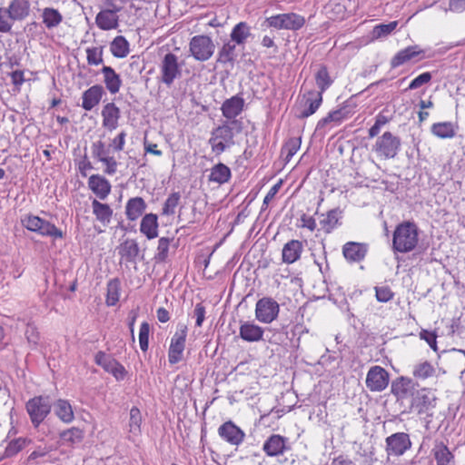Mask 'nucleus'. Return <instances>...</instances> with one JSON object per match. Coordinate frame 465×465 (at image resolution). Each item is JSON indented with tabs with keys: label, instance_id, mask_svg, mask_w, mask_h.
<instances>
[{
	"label": "nucleus",
	"instance_id": "8fccbe9b",
	"mask_svg": "<svg viewBox=\"0 0 465 465\" xmlns=\"http://www.w3.org/2000/svg\"><path fill=\"white\" fill-rule=\"evenodd\" d=\"M15 22L7 9L5 7H0V33H10Z\"/></svg>",
	"mask_w": 465,
	"mask_h": 465
},
{
	"label": "nucleus",
	"instance_id": "de8ad7c7",
	"mask_svg": "<svg viewBox=\"0 0 465 465\" xmlns=\"http://www.w3.org/2000/svg\"><path fill=\"white\" fill-rule=\"evenodd\" d=\"M435 372L433 366L428 362L423 361L416 364L413 368V376L418 379L425 380L431 377Z\"/></svg>",
	"mask_w": 465,
	"mask_h": 465
},
{
	"label": "nucleus",
	"instance_id": "423d86ee",
	"mask_svg": "<svg viewBox=\"0 0 465 465\" xmlns=\"http://www.w3.org/2000/svg\"><path fill=\"white\" fill-rule=\"evenodd\" d=\"M215 50L213 39L205 35L193 36L189 43V51L192 56L199 62L209 60Z\"/></svg>",
	"mask_w": 465,
	"mask_h": 465
},
{
	"label": "nucleus",
	"instance_id": "3c124183",
	"mask_svg": "<svg viewBox=\"0 0 465 465\" xmlns=\"http://www.w3.org/2000/svg\"><path fill=\"white\" fill-rule=\"evenodd\" d=\"M398 25L397 21H392L389 24H381L373 27L372 36L373 38H381L389 35Z\"/></svg>",
	"mask_w": 465,
	"mask_h": 465
},
{
	"label": "nucleus",
	"instance_id": "f257e3e1",
	"mask_svg": "<svg viewBox=\"0 0 465 465\" xmlns=\"http://www.w3.org/2000/svg\"><path fill=\"white\" fill-rule=\"evenodd\" d=\"M242 131V122L241 120L226 121L214 128L209 139L212 151L217 155L223 153L234 144V135Z\"/></svg>",
	"mask_w": 465,
	"mask_h": 465
},
{
	"label": "nucleus",
	"instance_id": "37998d69",
	"mask_svg": "<svg viewBox=\"0 0 465 465\" xmlns=\"http://www.w3.org/2000/svg\"><path fill=\"white\" fill-rule=\"evenodd\" d=\"M111 52L114 56L124 58L129 54V43L122 36H116L110 45Z\"/></svg>",
	"mask_w": 465,
	"mask_h": 465
},
{
	"label": "nucleus",
	"instance_id": "f03ea898",
	"mask_svg": "<svg viewBox=\"0 0 465 465\" xmlns=\"http://www.w3.org/2000/svg\"><path fill=\"white\" fill-rule=\"evenodd\" d=\"M419 242V229L412 222H403L396 226L392 237V250L406 253L413 251Z\"/></svg>",
	"mask_w": 465,
	"mask_h": 465
},
{
	"label": "nucleus",
	"instance_id": "aec40b11",
	"mask_svg": "<svg viewBox=\"0 0 465 465\" xmlns=\"http://www.w3.org/2000/svg\"><path fill=\"white\" fill-rule=\"evenodd\" d=\"M289 449L288 439L279 434L271 435L262 446L263 451L270 457L280 456Z\"/></svg>",
	"mask_w": 465,
	"mask_h": 465
},
{
	"label": "nucleus",
	"instance_id": "a19ab883",
	"mask_svg": "<svg viewBox=\"0 0 465 465\" xmlns=\"http://www.w3.org/2000/svg\"><path fill=\"white\" fill-rule=\"evenodd\" d=\"M431 133L441 139L452 138L456 134L454 124L451 122H440L431 125Z\"/></svg>",
	"mask_w": 465,
	"mask_h": 465
},
{
	"label": "nucleus",
	"instance_id": "6ab92c4d",
	"mask_svg": "<svg viewBox=\"0 0 465 465\" xmlns=\"http://www.w3.org/2000/svg\"><path fill=\"white\" fill-rule=\"evenodd\" d=\"M264 330L253 322L241 321L239 337L247 342H258L263 340Z\"/></svg>",
	"mask_w": 465,
	"mask_h": 465
},
{
	"label": "nucleus",
	"instance_id": "7ed1b4c3",
	"mask_svg": "<svg viewBox=\"0 0 465 465\" xmlns=\"http://www.w3.org/2000/svg\"><path fill=\"white\" fill-rule=\"evenodd\" d=\"M22 225L28 231L36 232L41 236H49L54 239L64 238V232L54 223L34 214H26L21 219Z\"/></svg>",
	"mask_w": 465,
	"mask_h": 465
},
{
	"label": "nucleus",
	"instance_id": "5fc2aeb1",
	"mask_svg": "<svg viewBox=\"0 0 465 465\" xmlns=\"http://www.w3.org/2000/svg\"><path fill=\"white\" fill-rule=\"evenodd\" d=\"M301 147V138H290L284 144L282 152L286 153V160L290 161L291 158L298 152Z\"/></svg>",
	"mask_w": 465,
	"mask_h": 465
},
{
	"label": "nucleus",
	"instance_id": "c85d7f7f",
	"mask_svg": "<svg viewBox=\"0 0 465 465\" xmlns=\"http://www.w3.org/2000/svg\"><path fill=\"white\" fill-rule=\"evenodd\" d=\"M366 252L367 249L364 244L354 242L345 243L342 248V253L345 259L351 262H359L362 261Z\"/></svg>",
	"mask_w": 465,
	"mask_h": 465
},
{
	"label": "nucleus",
	"instance_id": "13d9d810",
	"mask_svg": "<svg viewBox=\"0 0 465 465\" xmlns=\"http://www.w3.org/2000/svg\"><path fill=\"white\" fill-rule=\"evenodd\" d=\"M92 155L99 162L109 153V149L105 147V143L102 141H96L91 146Z\"/></svg>",
	"mask_w": 465,
	"mask_h": 465
},
{
	"label": "nucleus",
	"instance_id": "20e7f679",
	"mask_svg": "<svg viewBox=\"0 0 465 465\" xmlns=\"http://www.w3.org/2000/svg\"><path fill=\"white\" fill-rule=\"evenodd\" d=\"M25 410L34 428H38L50 414L52 403L48 396H35L25 403Z\"/></svg>",
	"mask_w": 465,
	"mask_h": 465
},
{
	"label": "nucleus",
	"instance_id": "dca6fc26",
	"mask_svg": "<svg viewBox=\"0 0 465 465\" xmlns=\"http://www.w3.org/2000/svg\"><path fill=\"white\" fill-rule=\"evenodd\" d=\"M356 104L351 100L345 101L340 108L330 112L325 117L318 122L317 128H322L326 124L334 122L341 123L354 114Z\"/></svg>",
	"mask_w": 465,
	"mask_h": 465
},
{
	"label": "nucleus",
	"instance_id": "c03bdc74",
	"mask_svg": "<svg viewBox=\"0 0 465 465\" xmlns=\"http://www.w3.org/2000/svg\"><path fill=\"white\" fill-rule=\"evenodd\" d=\"M121 282L119 279L114 278L107 283L106 304L114 306L117 303L120 298Z\"/></svg>",
	"mask_w": 465,
	"mask_h": 465
},
{
	"label": "nucleus",
	"instance_id": "2eb2a0df",
	"mask_svg": "<svg viewBox=\"0 0 465 465\" xmlns=\"http://www.w3.org/2000/svg\"><path fill=\"white\" fill-rule=\"evenodd\" d=\"M121 10L120 6L110 4V6L101 10L96 17V25L104 31L115 29L119 25V17L117 13Z\"/></svg>",
	"mask_w": 465,
	"mask_h": 465
},
{
	"label": "nucleus",
	"instance_id": "6e6552de",
	"mask_svg": "<svg viewBox=\"0 0 465 465\" xmlns=\"http://www.w3.org/2000/svg\"><path fill=\"white\" fill-rule=\"evenodd\" d=\"M401 139L392 134L391 132H385L381 136L378 137L373 151L376 154L384 159H392L400 151Z\"/></svg>",
	"mask_w": 465,
	"mask_h": 465
},
{
	"label": "nucleus",
	"instance_id": "9b49d317",
	"mask_svg": "<svg viewBox=\"0 0 465 465\" xmlns=\"http://www.w3.org/2000/svg\"><path fill=\"white\" fill-rule=\"evenodd\" d=\"M186 337L187 326L184 323L179 322L176 327V331L171 339L168 351V361L170 364H175L182 360Z\"/></svg>",
	"mask_w": 465,
	"mask_h": 465
},
{
	"label": "nucleus",
	"instance_id": "bf43d9fd",
	"mask_svg": "<svg viewBox=\"0 0 465 465\" xmlns=\"http://www.w3.org/2000/svg\"><path fill=\"white\" fill-rule=\"evenodd\" d=\"M25 439L18 438L8 443L5 448V453L7 456H13L18 453L25 445Z\"/></svg>",
	"mask_w": 465,
	"mask_h": 465
},
{
	"label": "nucleus",
	"instance_id": "e433bc0d",
	"mask_svg": "<svg viewBox=\"0 0 465 465\" xmlns=\"http://www.w3.org/2000/svg\"><path fill=\"white\" fill-rule=\"evenodd\" d=\"M41 17L43 24L48 30L57 27L63 22L62 14L53 7L44 8Z\"/></svg>",
	"mask_w": 465,
	"mask_h": 465
},
{
	"label": "nucleus",
	"instance_id": "052dcab7",
	"mask_svg": "<svg viewBox=\"0 0 465 465\" xmlns=\"http://www.w3.org/2000/svg\"><path fill=\"white\" fill-rule=\"evenodd\" d=\"M376 298L381 302H387L391 301L394 293L389 286L375 287Z\"/></svg>",
	"mask_w": 465,
	"mask_h": 465
},
{
	"label": "nucleus",
	"instance_id": "49530a36",
	"mask_svg": "<svg viewBox=\"0 0 465 465\" xmlns=\"http://www.w3.org/2000/svg\"><path fill=\"white\" fill-rule=\"evenodd\" d=\"M141 411L137 407H133L130 410L129 432L134 435H138L141 431Z\"/></svg>",
	"mask_w": 465,
	"mask_h": 465
},
{
	"label": "nucleus",
	"instance_id": "f704fd0d",
	"mask_svg": "<svg viewBox=\"0 0 465 465\" xmlns=\"http://www.w3.org/2000/svg\"><path fill=\"white\" fill-rule=\"evenodd\" d=\"M140 252L134 239H126L118 247V254L126 262H134Z\"/></svg>",
	"mask_w": 465,
	"mask_h": 465
},
{
	"label": "nucleus",
	"instance_id": "c756f323",
	"mask_svg": "<svg viewBox=\"0 0 465 465\" xmlns=\"http://www.w3.org/2000/svg\"><path fill=\"white\" fill-rule=\"evenodd\" d=\"M431 452L437 465H454V455L442 441L435 442Z\"/></svg>",
	"mask_w": 465,
	"mask_h": 465
},
{
	"label": "nucleus",
	"instance_id": "a211bd4d",
	"mask_svg": "<svg viewBox=\"0 0 465 465\" xmlns=\"http://www.w3.org/2000/svg\"><path fill=\"white\" fill-rule=\"evenodd\" d=\"M425 57V51L419 45H411L399 51L391 60L392 68L399 67L410 61H420Z\"/></svg>",
	"mask_w": 465,
	"mask_h": 465
},
{
	"label": "nucleus",
	"instance_id": "ea45409f",
	"mask_svg": "<svg viewBox=\"0 0 465 465\" xmlns=\"http://www.w3.org/2000/svg\"><path fill=\"white\" fill-rule=\"evenodd\" d=\"M231 174L230 168L227 165L219 163L211 169L209 181L223 184L230 180Z\"/></svg>",
	"mask_w": 465,
	"mask_h": 465
},
{
	"label": "nucleus",
	"instance_id": "f8f14e48",
	"mask_svg": "<svg viewBox=\"0 0 465 465\" xmlns=\"http://www.w3.org/2000/svg\"><path fill=\"white\" fill-rule=\"evenodd\" d=\"M322 103V95L316 93V90H311L303 94L298 107L296 116L300 119L307 118L312 115Z\"/></svg>",
	"mask_w": 465,
	"mask_h": 465
},
{
	"label": "nucleus",
	"instance_id": "72a5a7b5",
	"mask_svg": "<svg viewBox=\"0 0 465 465\" xmlns=\"http://www.w3.org/2000/svg\"><path fill=\"white\" fill-rule=\"evenodd\" d=\"M93 213L96 220L104 225H108L114 213L113 209L107 203H103L97 199L92 200Z\"/></svg>",
	"mask_w": 465,
	"mask_h": 465
},
{
	"label": "nucleus",
	"instance_id": "79ce46f5",
	"mask_svg": "<svg viewBox=\"0 0 465 465\" xmlns=\"http://www.w3.org/2000/svg\"><path fill=\"white\" fill-rule=\"evenodd\" d=\"M314 78L319 88V91H316V93H321L322 95L333 83L325 65L319 67L318 71L315 73Z\"/></svg>",
	"mask_w": 465,
	"mask_h": 465
},
{
	"label": "nucleus",
	"instance_id": "338daca9",
	"mask_svg": "<svg viewBox=\"0 0 465 465\" xmlns=\"http://www.w3.org/2000/svg\"><path fill=\"white\" fill-rule=\"evenodd\" d=\"M125 137L126 133L122 131L114 139H113L112 143H110V147H112L115 152H121L124 147Z\"/></svg>",
	"mask_w": 465,
	"mask_h": 465
},
{
	"label": "nucleus",
	"instance_id": "4c0bfd02",
	"mask_svg": "<svg viewBox=\"0 0 465 465\" xmlns=\"http://www.w3.org/2000/svg\"><path fill=\"white\" fill-rule=\"evenodd\" d=\"M251 36V27L245 22L235 25L231 32V41L236 45H242Z\"/></svg>",
	"mask_w": 465,
	"mask_h": 465
},
{
	"label": "nucleus",
	"instance_id": "7c9ffc66",
	"mask_svg": "<svg viewBox=\"0 0 465 465\" xmlns=\"http://www.w3.org/2000/svg\"><path fill=\"white\" fill-rule=\"evenodd\" d=\"M147 205L142 197H134L127 201L125 205V215L128 220L135 221L144 213Z\"/></svg>",
	"mask_w": 465,
	"mask_h": 465
},
{
	"label": "nucleus",
	"instance_id": "4d7b16f0",
	"mask_svg": "<svg viewBox=\"0 0 465 465\" xmlns=\"http://www.w3.org/2000/svg\"><path fill=\"white\" fill-rule=\"evenodd\" d=\"M149 333H150V325L148 322H143L140 326L139 331V344L140 348L143 351H146L149 346Z\"/></svg>",
	"mask_w": 465,
	"mask_h": 465
},
{
	"label": "nucleus",
	"instance_id": "680f3d73",
	"mask_svg": "<svg viewBox=\"0 0 465 465\" xmlns=\"http://www.w3.org/2000/svg\"><path fill=\"white\" fill-rule=\"evenodd\" d=\"M25 335L27 340V342L33 348H35L38 344L40 336L35 326H34L33 324H27Z\"/></svg>",
	"mask_w": 465,
	"mask_h": 465
},
{
	"label": "nucleus",
	"instance_id": "58836bf2",
	"mask_svg": "<svg viewBox=\"0 0 465 465\" xmlns=\"http://www.w3.org/2000/svg\"><path fill=\"white\" fill-rule=\"evenodd\" d=\"M54 412L56 416L64 423H70L74 420V415L70 402L66 400H58L54 403Z\"/></svg>",
	"mask_w": 465,
	"mask_h": 465
},
{
	"label": "nucleus",
	"instance_id": "864d4df0",
	"mask_svg": "<svg viewBox=\"0 0 465 465\" xmlns=\"http://www.w3.org/2000/svg\"><path fill=\"white\" fill-rule=\"evenodd\" d=\"M180 201V193H173L169 195V197L164 202L163 207V215H172L175 213V208L177 207Z\"/></svg>",
	"mask_w": 465,
	"mask_h": 465
},
{
	"label": "nucleus",
	"instance_id": "393cba45",
	"mask_svg": "<svg viewBox=\"0 0 465 465\" xmlns=\"http://www.w3.org/2000/svg\"><path fill=\"white\" fill-rule=\"evenodd\" d=\"M342 210L334 208L321 214L320 225L325 233H331L338 226L341 225Z\"/></svg>",
	"mask_w": 465,
	"mask_h": 465
},
{
	"label": "nucleus",
	"instance_id": "2f4dec72",
	"mask_svg": "<svg viewBox=\"0 0 465 465\" xmlns=\"http://www.w3.org/2000/svg\"><path fill=\"white\" fill-rule=\"evenodd\" d=\"M158 217L154 213L145 214L141 221L140 232L147 239L152 240L158 236Z\"/></svg>",
	"mask_w": 465,
	"mask_h": 465
},
{
	"label": "nucleus",
	"instance_id": "39448f33",
	"mask_svg": "<svg viewBox=\"0 0 465 465\" xmlns=\"http://www.w3.org/2000/svg\"><path fill=\"white\" fill-rule=\"evenodd\" d=\"M264 24L277 30L297 31L305 25V18L296 13H283L267 17Z\"/></svg>",
	"mask_w": 465,
	"mask_h": 465
},
{
	"label": "nucleus",
	"instance_id": "5701e85b",
	"mask_svg": "<svg viewBox=\"0 0 465 465\" xmlns=\"http://www.w3.org/2000/svg\"><path fill=\"white\" fill-rule=\"evenodd\" d=\"M244 100L239 95L226 99L221 107L223 115L228 120H237L236 117L242 112Z\"/></svg>",
	"mask_w": 465,
	"mask_h": 465
},
{
	"label": "nucleus",
	"instance_id": "6e6d98bb",
	"mask_svg": "<svg viewBox=\"0 0 465 465\" xmlns=\"http://www.w3.org/2000/svg\"><path fill=\"white\" fill-rule=\"evenodd\" d=\"M170 245V239L162 237L158 241L157 252L155 253V260L158 262H164L168 256Z\"/></svg>",
	"mask_w": 465,
	"mask_h": 465
},
{
	"label": "nucleus",
	"instance_id": "9d476101",
	"mask_svg": "<svg viewBox=\"0 0 465 465\" xmlns=\"http://www.w3.org/2000/svg\"><path fill=\"white\" fill-rule=\"evenodd\" d=\"M280 312L279 303L272 297H262L255 304V318L265 324L275 321Z\"/></svg>",
	"mask_w": 465,
	"mask_h": 465
},
{
	"label": "nucleus",
	"instance_id": "1a4fd4ad",
	"mask_svg": "<svg viewBox=\"0 0 465 465\" xmlns=\"http://www.w3.org/2000/svg\"><path fill=\"white\" fill-rule=\"evenodd\" d=\"M412 447L411 437L406 432H395L385 439V452L390 457H401Z\"/></svg>",
	"mask_w": 465,
	"mask_h": 465
},
{
	"label": "nucleus",
	"instance_id": "0e129e2a",
	"mask_svg": "<svg viewBox=\"0 0 465 465\" xmlns=\"http://www.w3.org/2000/svg\"><path fill=\"white\" fill-rule=\"evenodd\" d=\"M431 74L430 72L422 73L421 74L415 77L409 84L408 89L414 90L421 85L428 84L431 80Z\"/></svg>",
	"mask_w": 465,
	"mask_h": 465
},
{
	"label": "nucleus",
	"instance_id": "4468645a",
	"mask_svg": "<svg viewBox=\"0 0 465 465\" xmlns=\"http://www.w3.org/2000/svg\"><path fill=\"white\" fill-rule=\"evenodd\" d=\"M365 382L371 391H382L389 384V373L381 366H372L367 373Z\"/></svg>",
	"mask_w": 465,
	"mask_h": 465
},
{
	"label": "nucleus",
	"instance_id": "412c9836",
	"mask_svg": "<svg viewBox=\"0 0 465 465\" xmlns=\"http://www.w3.org/2000/svg\"><path fill=\"white\" fill-rule=\"evenodd\" d=\"M88 188L99 200H105L112 190L110 182L101 174H92L89 177Z\"/></svg>",
	"mask_w": 465,
	"mask_h": 465
},
{
	"label": "nucleus",
	"instance_id": "69168bd1",
	"mask_svg": "<svg viewBox=\"0 0 465 465\" xmlns=\"http://www.w3.org/2000/svg\"><path fill=\"white\" fill-rule=\"evenodd\" d=\"M387 123V118L384 115L379 114L376 117L374 124L369 129V136L371 138L379 134L381 128Z\"/></svg>",
	"mask_w": 465,
	"mask_h": 465
},
{
	"label": "nucleus",
	"instance_id": "603ef678",
	"mask_svg": "<svg viewBox=\"0 0 465 465\" xmlns=\"http://www.w3.org/2000/svg\"><path fill=\"white\" fill-rule=\"evenodd\" d=\"M86 59L87 63L90 65H99L103 64V47L95 46V47H88L86 49Z\"/></svg>",
	"mask_w": 465,
	"mask_h": 465
},
{
	"label": "nucleus",
	"instance_id": "bb28decb",
	"mask_svg": "<svg viewBox=\"0 0 465 465\" xmlns=\"http://www.w3.org/2000/svg\"><path fill=\"white\" fill-rule=\"evenodd\" d=\"M303 251L302 242L299 240H291L283 245L282 251V262L292 264L301 258Z\"/></svg>",
	"mask_w": 465,
	"mask_h": 465
},
{
	"label": "nucleus",
	"instance_id": "a878e982",
	"mask_svg": "<svg viewBox=\"0 0 465 465\" xmlns=\"http://www.w3.org/2000/svg\"><path fill=\"white\" fill-rule=\"evenodd\" d=\"M104 94L103 86L99 84H94L85 90L82 95V107L85 111H91L96 105L99 104L103 95Z\"/></svg>",
	"mask_w": 465,
	"mask_h": 465
},
{
	"label": "nucleus",
	"instance_id": "09e8293b",
	"mask_svg": "<svg viewBox=\"0 0 465 465\" xmlns=\"http://www.w3.org/2000/svg\"><path fill=\"white\" fill-rule=\"evenodd\" d=\"M94 361L97 365L101 366L105 371L109 372L112 371L114 365H115L116 360L111 355L100 351L94 356Z\"/></svg>",
	"mask_w": 465,
	"mask_h": 465
},
{
	"label": "nucleus",
	"instance_id": "a18cd8bd",
	"mask_svg": "<svg viewBox=\"0 0 465 465\" xmlns=\"http://www.w3.org/2000/svg\"><path fill=\"white\" fill-rule=\"evenodd\" d=\"M325 11L327 14L332 15L331 18L338 19L344 16L346 7L341 0H330L325 5Z\"/></svg>",
	"mask_w": 465,
	"mask_h": 465
},
{
	"label": "nucleus",
	"instance_id": "473e14b6",
	"mask_svg": "<svg viewBox=\"0 0 465 465\" xmlns=\"http://www.w3.org/2000/svg\"><path fill=\"white\" fill-rule=\"evenodd\" d=\"M104 75V82L110 94H114L119 92L122 85L120 75L115 73L111 66L104 65L101 70Z\"/></svg>",
	"mask_w": 465,
	"mask_h": 465
},
{
	"label": "nucleus",
	"instance_id": "0eeeda50",
	"mask_svg": "<svg viewBox=\"0 0 465 465\" xmlns=\"http://www.w3.org/2000/svg\"><path fill=\"white\" fill-rule=\"evenodd\" d=\"M159 68V79L167 87H171L175 79L182 75V67L178 63V57L173 53H168L163 56Z\"/></svg>",
	"mask_w": 465,
	"mask_h": 465
},
{
	"label": "nucleus",
	"instance_id": "b1692460",
	"mask_svg": "<svg viewBox=\"0 0 465 465\" xmlns=\"http://www.w3.org/2000/svg\"><path fill=\"white\" fill-rule=\"evenodd\" d=\"M101 115L103 118V126L105 129L114 131L118 127L121 111L114 103L106 104L102 109Z\"/></svg>",
	"mask_w": 465,
	"mask_h": 465
},
{
	"label": "nucleus",
	"instance_id": "ddd939ff",
	"mask_svg": "<svg viewBox=\"0 0 465 465\" xmlns=\"http://www.w3.org/2000/svg\"><path fill=\"white\" fill-rule=\"evenodd\" d=\"M436 396L429 389L423 388L417 390L412 400L411 408H413L418 414L430 415L429 412L436 406Z\"/></svg>",
	"mask_w": 465,
	"mask_h": 465
},
{
	"label": "nucleus",
	"instance_id": "f3484780",
	"mask_svg": "<svg viewBox=\"0 0 465 465\" xmlns=\"http://www.w3.org/2000/svg\"><path fill=\"white\" fill-rule=\"evenodd\" d=\"M219 436L232 446H239L245 438L244 431L232 420L225 421L218 429Z\"/></svg>",
	"mask_w": 465,
	"mask_h": 465
},
{
	"label": "nucleus",
	"instance_id": "4be33fe9",
	"mask_svg": "<svg viewBox=\"0 0 465 465\" xmlns=\"http://www.w3.org/2000/svg\"><path fill=\"white\" fill-rule=\"evenodd\" d=\"M416 390L415 382L409 378L401 377L392 382L391 392L398 400H404L414 396Z\"/></svg>",
	"mask_w": 465,
	"mask_h": 465
},
{
	"label": "nucleus",
	"instance_id": "e2e57ef3",
	"mask_svg": "<svg viewBox=\"0 0 465 465\" xmlns=\"http://www.w3.org/2000/svg\"><path fill=\"white\" fill-rule=\"evenodd\" d=\"M104 166V173L108 175H114L117 171L118 163L113 156H105L100 161Z\"/></svg>",
	"mask_w": 465,
	"mask_h": 465
},
{
	"label": "nucleus",
	"instance_id": "c9c22d12",
	"mask_svg": "<svg viewBox=\"0 0 465 465\" xmlns=\"http://www.w3.org/2000/svg\"><path fill=\"white\" fill-rule=\"evenodd\" d=\"M237 58L236 44L231 40L224 43L218 52L217 63L233 65Z\"/></svg>",
	"mask_w": 465,
	"mask_h": 465
},
{
	"label": "nucleus",
	"instance_id": "cd10ccee",
	"mask_svg": "<svg viewBox=\"0 0 465 465\" xmlns=\"http://www.w3.org/2000/svg\"><path fill=\"white\" fill-rule=\"evenodd\" d=\"M5 8L15 22L26 19L31 11L28 0H11Z\"/></svg>",
	"mask_w": 465,
	"mask_h": 465
},
{
	"label": "nucleus",
	"instance_id": "774afa93",
	"mask_svg": "<svg viewBox=\"0 0 465 465\" xmlns=\"http://www.w3.org/2000/svg\"><path fill=\"white\" fill-rule=\"evenodd\" d=\"M302 228H307L310 232H313L316 229V221L312 216H309L303 213L300 219Z\"/></svg>",
	"mask_w": 465,
	"mask_h": 465
}]
</instances>
